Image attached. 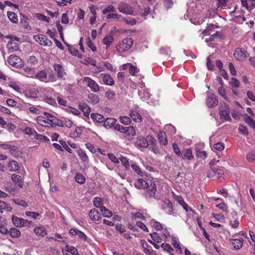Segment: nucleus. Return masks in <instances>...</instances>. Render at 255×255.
Instances as JSON below:
<instances>
[{"label": "nucleus", "instance_id": "1", "mask_svg": "<svg viewBox=\"0 0 255 255\" xmlns=\"http://www.w3.org/2000/svg\"><path fill=\"white\" fill-rule=\"evenodd\" d=\"M217 26L213 24H208L206 27V29L204 30L202 32L203 34L202 38H204V36L208 35L209 37L208 38H205V41L206 42L208 43L209 41H212L214 40L215 37L217 36V32H214L212 33V30L215 28H217Z\"/></svg>", "mask_w": 255, "mask_h": 255}, {"label": "nucleus", "instance_id": "2", "mask_svg": "<svg viewBox=\"0 0 255 255\" xmlns=\"http://www.w3.org/2000/svg\"><path fill=\"white\" fill-rule=\"evenodd\" d=\"M163 132L164 135L160 131V145H165L167 144V140L165 132L170 134H174L176 133V128L171 124L166 125L163 128Z\"/></svg>", "mask_w": 255, "mask_h": 255}, {"label": "nucleus", "instance_id": "3", "mask_svg": "<svg viewBox=\"0 0 255 255\" xmlns=\"http://www.w3.org/2000/svg\"><path fill=\"white\" fill-rule=\"evenodd\" d=\"M133 44L132 39L131 38H127L123 39L117 45V50L120 52H124L129 49Z\"/></svg>", "mask_w": 255, "mask_h": 255}, {"label": "nucleus", "instance_id": "4", "mask_svg": "<svg viewBox=\"0 0 255 255\" xmlns=\"http://www.w3.org/2000/svg\"><path fill=\"white\" fill-rule=\"evenodd\" d=\"M7 62L12 66L16 68H21L23 66L22 60L14 54H11L8 57Z\"/></svg>", "mask_w": 255, "mask_h": 255}, {"label": "nucleus", "instance_id": "5", "mask_svg": "<svg viewBox=\"0 0 255 255\" xmlns=\"http://www.w3.org/2000/svg\"><path fill=\"white\" fill-rule=\"evenodd\" d=\"M218 104V101L216 96L212 93L207 92V98L206 104L209 108H211L216 106Z\"/></svg>", "mask_w": 255, "mask_h": 255}, {"label": "nucleus", "instance_id": "6", "mask_svg": "<svg viewBox=\"0 0 255 255\" xmlns=\"http://www.w3.org/2000/svg\"><path fill=\"white\" fill-rule=\"evenodd\" d=\"M33 38L37 41H39V43L41 45L48 46H51L52 45V42L50 40H49L46 35H34Z\"/></svg>", "mask_w": 255, "mask_h": 255}, {"label": "nucleus", "instance_id": "7", "mask_svg": "<svg viewBox=\"0 0 255 255\" xmlns=\"http://www.w3.org/2000/svg\"><path fill=\"white\" fill-rule=\"evenodd\" d=\"M220 116L221 119H224L229 122H231L232 121V119L230 115L229 108L226 105H224L221 108Z\"/></svg>", "mask_w": 255, "mask_h": 255}, {"label": "nucleus", "instance_id": "8", "mask_svg": "<svg viewBox=\"0 0 255 255\" xmlns=\"http://www.w3.org/2000/svg\"><path fill=\"white\" fill-rule=\"evenodd\" d=\"M84 81L88 83V87L91 88L93 92H97L99 91V86L94 80L89 77H86L85 78Z\"/></svg>", "mask_w": 255, "mask_h": 255}, {"label": "nucleus", "instance_id": "9", "mask_svg": "<svg viewBox=\"0 0 255 255\" xmlns=\"http://www.w3.org/2000/svg\"><path fill=\"white\" fill-rule=\"evenodd\" d=\"M119 11L124 14H133V8L126 3H123L118 7Z\"/></svg>", "mask_w": 255, "mask_h": 255}, {"label": "nucleus", "instance_id": "10", "mask_svg": "<svg viewBox=\"0 0 255 255\" xmlns=\"http://www.w3.org/2000/svg\"><path fill=\"white\" fill-rule=\"evenodd\" d=\"M181 156L183 159L188 160H191L194 158V156L191 148H186L184 149L182 152Z\"/></svg>", "mask_w": 255, "mask_h": 255}, {"label": "nucleus", "instance_id": "11", "mask_svg": "<svg viewBox=\"0 0 255 255\" xmlns=\"http://www.w3.org/2000/svg\"><path fill=\"white\" fill-rule=\"evenodd\" d=\"M89 215L93 221H98L102 218L100 213L95 208L90 210Z\"/></svg>", "mask_w": 255, "mask_h": 255}, {"label": "nucleus", "instance_id": "12", "mask_svg": "<svg viewBox=\"0 0 255 255\" xmlns=\"http://www.w3.org/2000/svg\"><path fill=\"white\" fill-rule=\"evenodd\" d=\"M147 139L148 142H149L148 146H151L149 147V148L151 149L152 151H153V152H154L155 153H157L158 152V150L157 148V146H155L156 140L155 139V138L151 136H147Z\"/></svg>", "mask_w": 255, "mask_h": 255}, {"label": "nucleus", "instance_id": "13", "mask_svg": "<svg viewBox=\"0 0 255 255\" xmlns=\"http://www.w3.org/2000/svg\"><path fill=\"white\" fill-rule=\"evenodd\" d=\"M172 244L175 248L176 252L179 254L182 253V250L180 246V243L178 238L174 236H172Z\"/></svg>", "mask_w": 255, "mask_h": 255}, {"label": "nucleus", "instance_id": "14", "mask_svg": "<svg viewBox=\"0 0 255 255\" xmlns=\"http://www.w3.org/2000/svg\"><path fill=\"white\" fill-rule=\"evenodd\" d=\"M54 68L59 78H62L66 74L64 68L60 64H55Z\"/></svg>", "mask_w": 255, "mask_h": 255}, {"label": "nucleus", "instance_id": "15", "mask_svg": "<svg viewBox=\"0 0 255 255\" xmlns=\"http://www.w3.org/2000/svg\"><path fill=\"white\" fill-rule=\"evenodd\" d=\"M234 56L238 60H244L246 57L245 52L241 48H237L234 52Z\"/></svg>", "mask_w": 255, "mask_h": 255}, {"label": "nucleus", "instance_id": "16", "mask_svg": "<svg viewBox=\"0 0 255 255\" xmlns=\"http://www.w3.org/2000/svg\"><path fill=\"white\" fill-rule=\"evenodd\" d=\"M11 219L12 223L15 227L19 228L23 227L24 221L23 218H18L15 215H12Z\"/></svg>", "mask_w": 255, "mask_h": 255}, {"label": "nucleus", "instance_id": "17", "mask_svg": "<svg viewBox=\"0 0 255 255\" xmlns=\"http://www.w3.org/2000/svg\"><path fill=\"white\" fill-rule=\"evenodd\" d=\"M117 123V120L113 118H108L104 121V127L106 128H112Z\"/></svg>", "mask_w": 255, "mask_h": 255}, {"label": "nucleus", "instance_id": "18", "mask_svg": "<svg viewBox=\"0 0 255 255\" xmlns=\"http://www.w3.org/2000/svg\"><path fill=\"white\" fill-rule=\"evenodd\" d=\"M80 110L84 113L85 117H88L91 112V108L86 103L80 104L79 105Z\"/></svg>", "mask_w": 255, "mask_h": 255}, {"label": "nucleus", "instance_id": "19", "mask_svg": "<svg viewBox=\"0 0 255 255\" xmlns=\"http://www.w3.org/2000/svg\"><path fill=\"white\" fill-rule=\"evenodd\" d=\"M135 187L138 189H144L149 187L148 184L143 179H138L135 182Z\"/></svg>", "mask_w": 255, "mask_h": 255}, {"label": "nucleus", "instance_id": "20", "mask_svg": "<svg viewBox=\"0 0 255 255\" xmlns=\"http://www.w3.org/2000/svg\"><path fill=\"white\" fill-rule=\"evenodd\" d=\"M231 243L233 248L236 250L241 249L243 245V240L241 238L240 239H235L231 240Z\"/></svg>", "mask_w": 255, "mask_h": 255}, {"label": "nucleus", "instance_id": "21", "mask_svg": "<svg viewBox=\"0 0 255 255\" xmlns=\"http://www.w3.org/2000/svg\"><path fill=\"white\" fill-rule=\"evenodd\" d=\"M102 75H104L103 82L105 84L110 86H112L114 84V80L110 74H102Z\"/></svg>", "mask_w": 255, "mask_h": 255}, {"label": "nucleus", "instance_id": "22", "mask_svg": "<svg viewBox=\"0 0 255 255\" xmlns=\"http://www.w3.org/2000/svg\"><path fill=\"white\" fill-rule=\"evenodd\" d=\"M176 200L182 206L183 209L186 212H188L189 211H192V210L189 207L188 205L185 203L183 199L181 196H177L176 197Z\"/></svg>", "mask_w": 255, "mask_h": 255}, {"label": "nucleus", "instance_id": "23", "mask_svg": "<svg viewBox=\"0 0 255 255\" xmlns=\"http://www.w3.org/2000/svg\"><path fill=\"white\" fill-rule=\"evenodd\" d=\"M11 179L16 184H17L21 188H22L23 181L22 180L21 176L15 174H13L11 175Z\"/></svg>", "mask_w": 255, "mask_h": 255}, {"label": "nucleus", "instance_id": "24", "mask_svg": "<svg viewBox=\"0 0 255 255\" xmlns=\"http://www.w3.org/2000/svg\"><path fill=\"white\" fill-rule=\"evenodd\" d=\"M49 124L50 125V126H47V127H52L53 126V125L58 126L60 127H64V125L62 121L55 117L54 118H53V119L50 120V123H49Z\"/></svg>", "mask_w": 255, "mask_h": 255}, {"label": "nucleus", "instance_id": "25", "mask_svg": "<svg viewBox=\"0 0 255 255\" xmlns=\"http://www.w3.org/2000/svg\"><path fill=\"white\" fill-rule=\"evenodd\" d=\"M34 232L36 235L41 237H44L47 234V230L44 227H36Z\"/></svg>", "mask_w": 255, "mask_h": 255}, {"label": "nucleus", "instance_id": "26", "mask_svg": "<svg viewBox=\"0 0 255 255\" xmlns=\"http://www.w3.org/2000/svg\"><path fill=\"white\" fill-rule=\"evenodd\" d=\"M68 49L72 55L77 56L80 58H82V54H80L79 51L72 45H68Z\"/></svg>", "mask_w": 255, "mask_h": 255}, {"label": "nucleus", "instance_id": "27", "mask_svg": "<svg viewBox=\"0 0 255 255\" xmlns=\"http://www.w3.org/2000/svg\"><path fill=\"white\" fill-rule=\"evenodd\" d=\"M129 116L135 122L140 123L141 122V116L139 113L131 111L130 112Z\"/></svg>", "mask_w": 255, "mask_h": 255}, {"label": "nucleus", "instance_id": "28", "mask_svg": "<svg viewBox=\"0 0 255 255\" xmlns=\"http://www.w3.org/2000/svg\"><path fill=\"white\" fill-rule=\"evenodd\" d=\"M9 234L12 238H15L19 237L21 235V233L18 229L12 227L9 230Z\"/></svg>", "mask_w": 255, "mask_h": 255}, {"label": "nucleus", "instance_id": "29", "mask_svg": "<svg viewBox=\"0 0 255 255\" xmlns=\"http://www.w3.org/2000/svg\"><path fill=\"white\" fill-rule=\"evenodd\" d=\"M91 117L98 123H102L105 121L104 117L99 113H92L91 115Z\"/></svg>", "mask_w": 255, "mask_h": 255}, {"label": "nucleus", "instance_id": "30", "mask_svg": "<svg viewBox=\"0 0 255 255\" xmlns=\"http://www.w3.org/2000/svg\"><path fill=\"white\" fill-rule=\"evenodd\" d=\"M230 0H218L219 3V7H221L223 9L231 8Z\"/></svg>", "mask_w": 255, "mask_h": 255}, {"label": "nucleus", "instance_id": "31", "mask_svg": "<svg viewBox=\"0 0 255 255\" xmlns=\"http://www.w3.org/2000/svg\"><path fill=\"white\" fill-rule=\"evenodd\" d=\"M160 236H162V238L160 239H163L166 240L168 238L170 237V234L169 232L166 229H164L163 227L160 224Z\"/></svg>", "mask_w": 255, "mask_h": 255}, {"label": "nucleus", "instance_id": "32", "mask_svg": "<svg viewBox=\"0 0 255 255\" xmlns=\"http://www.w3.org/2000/svg\"><path fill=\"white\" fill-rule=\"evenodd\" d=\"M12 209V208L8 206L6 202L0 200V213H2L4 210H6L7 212H11Z\"/></svg>", "mask_w": 255, "mask_h": 255}, {"label": "nucleus", "instance_id": "33", "mask_svg": "<svg viewBox=\"0 0 255 255\" xmlns=\"http://www.w3.org/2000/svg\"><path fill=\"white\" fill-rule=\"evenodd\" d=\"M218 80L222 85L218 88V93L223 98H224L225 99H227V97L226 96V91L223 86V82L221 78H219Z\"/></svg>", "mask_w": 255, "mask_h": 255}, {"label": "nucleus", "instance_id": "34", "mask_svg": "<svg viewBox=\"0 0 255 255\" xmlns=\"http://www.w3.org/2000/svg\"><path fill=\"white\" fill-rule=\"evenodd\" d=\"M9 170L11 171H16L18 170L19 166L18 162L15 160L10 161L8 164Z\"/></svg>", "mask_w": 255, "mask_h": 255}, {"label": "nucleus", "instance_id": "35", "mask_svg": "<svg viewBox=\"0 0 255 255\" xmlns=\"http://www.w3.org/2000/svg\"><path fill=\"white\" fill-rule=\"evenodd\" d=\"M77 152L78 153V155L80 157V158L83 161L88 162V161H89V158H88L87 155L86 154V153H85V152L84 150H83L81 149H79L77 151Z\"/></svg>", "mask_w": 255, "mask_h": 255}, {"label": "nucleus", "instance_id": "36", "mask_svg": "<svg viewBox=\"0 0 255 255\" xmlns=\"http://www.w3.org/2000/svg\"><path fill=\"white\" fill-rule=\"evenodd\" d=\"M7 17L9 18V20L13 23H17L18 22V18L16 14L13 12L8 11L7 12Z\"/></svg>", "mask_w": 255, "mask_h": 255}, {"label": "nucleus", "instance_id": "37", "mask_svg": "<svg viewBox=\"0 0 255 255\" xmlns=\"http://www.w3.org/2000/svg\"><path fill=\"white\" fill-rule=\"evenodd\" d=\"M161 247L163 249V251L166 252L170 255H173V249L171 246L168 244H162Z\"/></svg>", "mask_w": 255, "mask_h": 255}, {"label": "nucleus", "instance_id": "38", "mask_svg": "<svg viewBox=\"0 0 255 255\" xmlns=\"http://www.w3.org/2000/svg\"><path fill=\"white\" fill-rule=\"evenodd\" d=\"M245 122L255 130V122L250 117L246 115L244 118Z\"/></svg>", "mask_w": 255, "mask_h": 255}, {"label": "nucleus", "instance_id": "39", "mask_svg": "<svg viewBox=\"0 0 255 255\" xmlns=\"http://www.w3.org/2000/svg\"><path fill=\"white\" fill-rule=\"evenodd\" d=\"M100 211L105 217L110 218L113 215L112 212L105 206L100 207Z\"/></svg>", "mask_w": 255, "mask_h": 255}, {"label": "nucleus", "instance_id": "40", "mask_svg": "<svg viewBox=\"0 0 255 255\" xmlns=\"http://www.w3.org/2000/svg\"><path fill=\"white\" fill-rule=\"evenodd\" d=\"M88 97L91 100V103L93 104H97L100 101L98 96L93 93L89 94Z\"/></svg>", "mask_w": 255, "mask_h": 255}, {"label": "nucleus", "instance_id": "41", "mask_svg": "<svg viewBox=\"0 0 255 255\" xmlns=\"http://www.w3.org/2000/svg\"><path fill=\"white\" fill-rule=\"evenodd\" d=\"M65 250L67 252L70 253L73 255H80L77 249L74 247L66 245L65 247Z\"/></svg>", "mask_w": 255, "mask_h": 255}, {"label": "nucleus", "instance_id": "42", "mask_svg": "<svg viewBox=\"0 0 255 255\" xmlns=\"http://www.w3.org/2000/svg\"><path fill=\"white\" fill-rule=\"evenodd\" d=\"M75 178L76 181L80 184H83L85 182V177L80 173H77Z\"/></svg>", "mask_w": 255, "mask_h": 255}, {"label": "nucleus", "instance_id": "43", "mask_svg": "<svg viewBox=\"0 0 255 255\" xmlns=\"http://www.w3.org/2000/svg\"><path fill=\"white\" fill-rule=\"evenodd\" d=\"M27 18L24 15H22V18L20 19V22L22 26L27 29H31V26L29 25L28 22L27 21Z\"/></svg>", "mask_w": 255, "mask_h": 255}, {"label": "nucleus", "instance_id": "44", "mask_svg": "<svg viewBox=\"0 0 255 255\" xmlns=\"http://www.w3.org/2000/svg\"><path fill=\"white\" fill-rule=\"evenodd\" d=\"M10 152L15 157H18L21 154V152L18 150V147L15 145L11 146Z\"/></svg>", "mask_w": 255, "mask_h": 255}, {"label": "nucleus", "instance_id": "45", "mask_svg": "<svg viewBox=\"0 0 255 255\" xmlns=\"http://www.w3.org/2000/svg\"><path fill=\"white\" fill-rule=\"evenodd\" d=\"M39 92L38 91H28L26 92L25 94V96L27 98H32V99H36L38 96L37 94H38Z\"/></svg>", "mask_w": 255, "mask_h": 255}, {"label": "nucleus", "instance_id": "46", "mask_svg": "<svg viewBox=\"0 0 255 255\" xmlns=\"http://www.w3.org/2000/svg\"><path fill=\"white\" fill-rule=\"evenodd\" d=\"M34 17L39 20L46 21L47 22H49L50 20L49 17H47L45 15L41 13H35Z\"/></svg>", "mask_w": 255, "mask_h": 255}, {"label": "nucleus", "instance_id": "47", "mask_svg": "<svg viewBox=\"0 0 255 255\" xmlns=\"http://www.w3.org/2000/svg\"><path fill=\"white\" fill-rule=\"evenodd\" d=\"M230 85L233 88H237L240 87V82L235 78H232L230 81Z\"/></svg>", "mask_w": 255, "mask_h": 255}, {"label": "nucleus", "instance_id": "48", "mask_svg": "<svg viewBox=\"0 0 255 255\" xmlns=\"http://www.w3.org/2000/svg\"><path fill=\"white\" fill-rule=\"evenodd\" d=\"M128 136H134L135 135V130L132 126L127 127L125 133Z\"/></svg>", "mask_w": 255, "mask_h": 255}, {"label": "nucleus", "instance_id": "49", "mask_svg": "<svg viewBox=\"0 0 255 255\" xmlns=\"http://www.w3.org/2000/svg\"><path fill=\"white\" fill-rule=\"evenodd\" d=\"M34 132L35 133V139L43 140V141H45L46 142H49L50 140L46 136L37 133L35 131H34Z\"/></svg>", "mask_w": 255, "mask_h": 255}, {"label": "nucleus", "instance_id": "50", "mask_svg": "<svg viewBox=\"0 0 255 255\" xmlns=\"http://www.w3.org/2000/svg\"><path fill=\"white\" fill-rule=\"evenodd\" d=\"M113 40V37L111 35L107 36L103 39V43L104 44L107 45V48L110 46Z\"/></svg>", "mask_w": 255, "mask_h": 255}, {"label": "nucleus", "instance_id": "51", "mask_svg": "<svg viewBox=\"0 0 255 255\" xmlns=\"http://www.w3.org/2000/svg\"><path fill=\"white\" fill-rule=\"evenodd\" d=\"M170 51L169 48L160 49V55H161L163 58L167 59L169 58L168 55Z\"/></svg>", "mask_w": 255, "mask_h": 255}, {"label": "nucleus", "instance_id": "52", "mask_svg": "<svg viewBox=\"0 0 255 255\" xmlns=\"http://www.w3.org/2000/svg\"><path fill=\"white\" fill-rule=\"evenodd\" d=\"M246 158L250 162L255 161V151H252L248 153L246 155Z\"/></svg>", "mask_w": 255, "mask_h": 255}, {"label": "nucleus", "instance_id": "53", "mask_svg": "<svg viewBox=\"0 0 255 255\" xmlns=\"http://www.w3.org/2000/svg\"><path fill=\"white\" fill-rule=\"evenodd\" d=\"M120 122L126 125H128L130 123V119L127 116H121L120 117Z\"/></svg>", "mask_w": 255, "mask_h": 255}, {"label": "nucleus", "instance_id": "54", "mask_svg": "<svg viewBox=\"0 0 255 255\" xmlns=\"http://www.w3.org/2000/svg\"><path fill=\"white\" fill-rule=\"evenodd\" d=\"M148 143L147 138L143 137L139 139L138 145L141 147H146L148 146Z\"/></svg>", "mask_w": 255, "mask_h": 255}, {"label": "nucleus", "instance_id": "55", "mask_svg": "<svg viewBox=\"0 0 255 255\" xmlns=\"http://www.w3.org/2000/svg\"><path fill=\"white\" fill-rule=\"evenodd\" d=\"M103 204L102 199L99 197H96L94 198V205L96 208H99L100 209V207H102L103 206L102 205Z\"/></svg>", "mask_w": 255, "mask_h": 255}, {"label": "nucleus", "instance_id": "56", "mask_svg": "<svg viewBox=\"0 0 255 255\" xmlns=\"http://www.w3.org/2000/svg\"><path fill=\"white\" fill-rule=\"evenodd\" d=\"M44 101L46 102L47 103L52 106L57 105V103L56 102L55 99L52 98V97H46L44 99Z\"/></svg>", "mask_w": 255, "mask_h": 255}, {"label": "nucleus", "instance_id": "57", "mask_svg": "<svg viewBox=\"0 0 255 255\" xmlns=\"http://www.w3.org/2000/svg\"><path fill=\"white\" fill-rule=\"evenodd\" d=\"M87 43L88 46L94 52L97 50L96 47L95 46L92 40H91L90 37H88L87 38Z\"/></svg>", "mask_w": 255, "mask_h": 255}, {"label": "nucleus", "instance_id": "58", "mask_svg": "<svg viewBox=\"0 0 255 255\" xmlns=\"http://www.w3.org/2000/svg\"><path fill=\"white\" fill-rule=\"evenodd\" d=\"M120 21H125L127 24L134 25L136 24V20L134 18H131L130 20L127 19L126 18L122 17V19Z\"/></svg>", "mask_w": 255, "mask_h": 255}, {"label": "nucleus", "instance_id": "59", "mask_svg": "<svg viewBox=\"0 0 255 255\" xmlns=\"http://www.w3.org/2000/svg\"><path fill=\"white\" fill-rule=\"evenodd\" d=\"M196 156L198 158H200L202 159H205L207 157V153L205 151L198 150V151H197Z\"/></svg>", "mask_w": 255, "mask_h": 255}, {"label": "nucleus", "instance_id": "60", "mask_svg": "<svg viewBox=\"0 0 255 255\" xmlns=\"http://www.w3.org/2000/svg\"><path fill=\"white\" fill-rule=\"evenodd\" d=\"M239 132L244 135L248 134V128L245 126L243 125H240L239 126Z\"/></svg>", "mask_w": 255, "mask_h": 255}, {"label": "nucleus", "instance_id": "61", "mask_svg": "<svg viewBox=\"0 0 255 255\" xmlns=\"http://www.w3.org/2000/svg\"><path fill=\"white\" fill-rule=\"evenodd\" d=\"M37 122L39 125H41L42 126H44V123L49 124L48 121H46V118L41 116L37 118Z\"/></svg>", "mask_w": 255, "mask_h": 255}, {"label": "nucleus", "instance_id": "62", "mask_svg": "<svg viewBox=\"0 0 255 255\" xmlns=\"http://www.w3.org/2000/svg\"><path fill=\"white\" fill-rule=\"evenodd\" d=\"M115 11H116V9L115 8L114 6L112 5H110L103 9V10L102 11V13L103 14H106L110 12Z\"/></svg>", "mask_w": 255, "mask_h": 255}, {"label": "nucleus", "instance_id": "63", "mask_svg": "<svg viewBox=\"0 0 255 255\" xmlns=\"http://www.w3.org/2000/svg\"><path fill=\"white\" fill-rule=\"evenodd\" d=\"M59 142L62 146L63 148H64L65 150L67 151L68 152H69L70 153H72V150L68 146V145L66 144V142L65 141H64L63 140H59Z\"/></svg>", "mask_w": 255, "mask_h": 255}, {"label": "nucleus", "instance_id": "64", "mask_svg": "<svg viewBox=\"0 0 255 255\" xmlns=\"http://www.w3.org/2000/svg\"><path fill=\"white\" fill-rule=\"evenodd\" d=\"M128 65L129 66V72L132 75H135V73L139 71V70L137 68V67L133 66L132 64H128Z\"/></svg>", "mask_w": 255, "mask_h": 255}]
</instances>
